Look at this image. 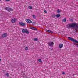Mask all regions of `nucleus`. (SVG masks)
<instances>
[{"label": "nucleus", "instance_id": "obj_1", "mask_svg": "<svg viewBox=\"0 0 78 78\" xmlns=\"http://www.w3.org/2000/svg\"><path fill=\"white\" fill-rule=\"evenodd\" d=\"M68 28H72L73 29L76 30L77 32L78 29V24L76 23H74L71 24H69L67 25Z\"/></svg>", "mask_w": 78, "mask_h": 78}, {"label": "nucleus", "instance_id": "obj_2", "mask_svg": "<svg viewBox=\"0 0 78 78\" xmlns=\"http://www.w3.org/2000/svg\"><path fill=\"white\" fill-rule=\"evenodd\" d=\"M5 9H6V10H7V11H9V12H10V11H12L13 10V9H12L9 7H5Z\"/></svg>", "mask_w": 78, "mask_h": 78}, {"label": "nucleus", "instance_id": "obj_3", "mask_svg": "<svg viewBox=\"0 0 78 78\" xmlns=\"http://www.w3.org/2000/svg\"><path fill=\"white\" fill-rule=\"evenodd\" d=\"M11 22L12 23H15V22H17V19L16 18H13L12 19Z\"/></svg>", "mask_w": 78, "mask_h": 78}, {"label": "nucleus", "instance_id": "obj_4", "mask_svg": "<svg viewBox=\"0 0 78 78\" xmlns=\"http://www.w3.org/2000/svg\"><path fill=\"white\" fill-rule=\"evenodd\" d=\"M22 31L23 33H27V34H28V33H29V32L28 31L27 29H23L22 30Z\"/></svg>", "mask_w": 78, "mask_h": 78}, {"label": "nucleus", "instance_id": "obj_5", "mask_svg": "<svg viewBox=\"0 0 78 78\" xmlns=\"http://www.w3.org/2000/svg\"><path fill=\"white\" fill-rule=\"evenodd\" d=\"M26 22L28 23H32V21L30 20L27 19L25 20Z\"/></svg>", "mask_w": 78, "mask_h": 78}, {"label": "nucleus", "instance_id": "obj_6", "mask_svg": "<svg viewBox=\"0 0 78 78\" xmlns=\"http://www.w3.org/2000/svg\"><path fill=\"white\" fill-rule=\"evenodd\" d=\"M48 45L50 46V47H51L53 46V45H54V43L53 42H49L48 43Z\"/></svg>", "mask_w": 78, "mask_h": 78}, {"label": "nucleus", "instance_id": "obj_7", "mask_svg": "<svg viewBox=\"0 0 78 78\" xmlns=\"http://www.w3.org/2000/svg\"><path fill=\"white\" fill-rule=\"evenodd\" d=\"M19 23L21 26H25V23H24L20 22Z\"/></svg>", "mask_w": 78, "mask_h": 78}, {"label": "nucleus", "instance_id": "obj_8", "mask_svg": "<svg viewBox=\"0 0 78 78\" xmlns=\"http://www.w3.org/2000/svg\"><path fill=\"white\" fill-rule=\"evenodd\" d=\"M6 36H7V34L6 33L3 34L2 35V37H6Z\"/></svg>", "mask_w": 78, "mask_h": 78}, {"label": "nucleus", "instance_id": "obj_9", "mask_svg": "<svg viewBox=\"0 0 78 78\" xmlns=\"http://www.w3.org/2000/svg\"><path fill=\"white\" fill-rule=\"evenodd\" d=\"M59 48H62L63 47V44H61L59 45Z\"/></svg>", "mask_w": 78, "mask_h": 78}, {"label": "nucleus", "instance_id": "obj_10", "mask_svg": "<svg viewBox=\"0 0 78 78\" xmlns=\"http://www.w3.org/2000/svg\"><path fill=\"white\" fill-rule=\"evenodd\" d=\"M55 16L57 18H58V17H59L60 16H61V15H60V14H58L55 15Z\"/></svg>", "mask_w": 78, "mask_h": 78}, {"label": "nucleus", "instance_id": "obj_11", "mask_svg": "<svg viewBox=\"0 0 78 78\" xmlns=\"http://www.w3.org/2000/svg\"><path fill=\"white\" fill-rule=\"evenodd\" d=\"M31 29H32V30H37V29H36V28H35L33 27H32L30 28Z\"/></svg>", "mask_w": 78, "mask_h": 78}, {"label": "nucleus", "instance_id": "obj_12", "mask_svg": "<svg viewBox=\"0 0 78 78\" xmlns=\"http://www.w3.org/2000/svg\"><path fill=\"white\" fill-rule=\"evenodd\" d=\"M57 13H60V12H61V10H59V9L57 10Z\"/></svg>", "mask_w": 78, "mask_h": 78}, {"label": "nucleus", "instance_id": "obj_13", "mask_svg": "<svg viewBox=\"0 0 78 78\" xmlns=\"http://www.w3.org/2000/svg\"><path fill=\"white\" fill-rule=\"evenodd\" d=\"M38 61L39 62H40V63H42V60H41V59H38Z\"/></svg>", "mask_w": 78, "mask_h": 78}, {"label": "nucleus", "instance_id": "obj_14", "mask_svg": "<svg viewBox=\"0 0 78 78\" xmlns=\"http://www.w3.org/2000/svg\"><path fill=\"white\" fill-rule=\"evenodd\" d=\"M28 8L29 9H32L33 8V7L31 6H29Z\"/></svg>", "mask_w": 78, "mask_h": 78}, {"label": "nucleus", "instance_id": "obj_15", "mask_svg": "<svg viewBox=\"0 0 78 78\" xmlns=\"http://www.w3.org/2000/svg\"><path fill=\"white\" fill-rule=\"evenodd\" d=\"M63 22H66V19L64 18V20H62Z\"/></svg>", "mask_w": 78, "mask_h": 78}, {"label": "nucleus", "instance_id": "obj_16", "mask_svg": "<svg viewBox=\"0 0 78 78\" xmlns=\"http://www.w3.org/2000/svg\"><path fill=\"white\" fill-rule=\"evenodd\" d=\"M32 16L34 19H36V16L34 15H33Z\"/></svg>", "mask_w": 78, "mask_h": 78}, {"label": "nucleus", "instance_id": "obj_17", "mask_svg": "<svg viewBox=\"0 0 78 78\" xmlns=\"http://www.w3.org/2000/svg\"><path fill=\"white\" fill-rule=\"evenodd\" d=\"M37 40H38V39L37 38L34 39V41H37Z\"/></svg>", "mask_w": 78, "mask_h": 78}, {"label": "nucleus", "instance_id": "obj_18", "mask_svg": "<svg viewBox=\"0 0 78 78\" xmlns=\"http://www.w3.org/2000/svg\"><path fill=\"white\" fill-rule=\"evenodd\" d=\"M32 25H35V24H36V22L35 21H34V22H33L32 23Z\"/></svg>", "mask_w": 78, "mask_h": 78}, {"label": "nucleus", "instance_id": "obj_19", "mask_svg": "<svg viewBox=\"0 0 78 78\" xmlns=\"http://www.w3.org/2000/svg\"><path fill=\"white\" fill-rule=\"evenodd\" d=\"M25 50H26V51L28 50V48L27 47H26L25 48Z\"/></svg>", "mask_w": 78, "mask_h": 78}, {"label": "nucleus", "instance_id": "obj_20", "mask_svg": "<svg viewBox=\"0 0 78 78\" xmlns=\"http://www.w3.org/2000/svg\"><path fill=\"white\" fill-rule=\"evenodd\" d=\"M48 33H53V32L52 31L50 30H48Z\"/></svg>", "mask_w": 78, "mask_h": 78}, {"label": "nucleus", "instance_id": "obj_21", "mask_svg": "<svg viewBox=\"0 0 78 78\" xmlns=\"http://www.w3.org/2000/svg\"><path fill=\"white\" fill-rule=\"evenodd\" d=\"M6 76L8 77L9 76V74H8V73H7V74H5Z\"/></svg>", "mask_w": 78, "mask_h": 78}, {"label": "nucleus", "instance_id": "obj_22", "mask_svg": "<svg viewBox=\"0 0 78 78\" xmlns=\"http://www.w3.org/2000/svg\"><path fill=\"white\" fill-rule=\"evenodd\" d=\"M55 16H56V15H52V17H55Z\"/></svg>", "mask_w": 78, "mask_h": 78}, {"label": "nucleus", "instance_id": "obj_23", "mask_svg": "<svg viewBox=\"0 0 78 78\" xmlns=\"http://www.w3.org/2000/svg\"><path fill=\"white\" fill-rule=\"evenodd\" d=\"M44 12H45V13H47V11H46L45 10H44Z\"/></svg>", "mask_w": 78, "mask_h": 78}, {"label": "nucleus", "instance_id": "obj_24", "mask_svg": "<svg viewBox=\"0 0 78 78\" xmlns=\"http://www.w3.org/2000/svg\"><path fill=\"white\" fill-rule=\"evenodd\" d=\"M45 30L47 32H48V30Z\"/></svg>", "mask_w": 78, "mask_h": 78}, {"label": "nucleus", "instance_id": "obj_25", "mask_svg": "<svg viewBox=\"0 0 78 78\" xmlns=\"http://www.w3.org/2000/svg\"><path fill=\"white\" fill-rule=\"evenodd\" d=\"M63 75H64L65 74V73L64 72H63L62 73Z\"/></svg>", "mask_w": 78, "mask_h": 78}, {"label": "nucleus", "instance_id": "obj_26", "mask_svg": "<svg viewBox=\"0 0 78 78\" xmlns=\"http://www.w3.org/2000/svg\"><path fill=\"white\" fill-rule=\"evenodd\" d=\"M5 1H9L10 0H5Z\"/></svg>", "mask_w": 78, "mask_h": 78}, {"label": "nucleus", "instance_id": "obj_27", "mask_svg": "<svg viewBox=\"0 0 78 78\" xmlns=\"http://www.w3.org/2000/svg\"><path fill=\"white\" fill-rule=\"evenodd\" d=\"M1 59L0 58V61H1Z\"/></svg>", "mask_w": 78, "mask_h": 78}]
</instances>
